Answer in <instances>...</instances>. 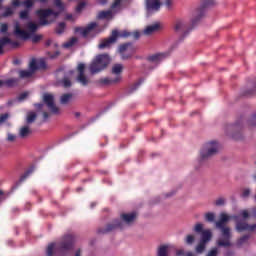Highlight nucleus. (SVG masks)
Wrapping results in <instances>:
<instances>
[{
  "instance_id": "obj_1",
  "label": "nucleus",
  "mask_w": 256,
  "mask_h": 256,
  "mask_svg": "<svg viewBox=\"0 0 256 256\" xmlns=\"http://www.w3.org/2000/svg\"><path fill=\"white\" fill-rule=\"evenodd\" d=\"M76 241L77 236L75 234H65L59 242L48 245L46 255L53 256L54 251L60 255H65V253H69V251L73 250Z\"/></svg>"
},
{
  "instance_id": "obj_2",
  "label": "nucleus",
  "mask_w": 256,
  "mask_h": 256,
  "mask_svg": "<svg viewBox=\"0 0 256 256\" xmlns=\"http://www.w3.org/2000/svg\"><path fill=\"white\" fill-rule=\"evenodd\" d=\"M231 217L226 213L220 214V219L215 223L216 229L221 231V235L223 238H220L217 241L218 247H231V228L227 226Z\"/></svg>"
},
{
  "instance_id": "obj_3",
  "label": "nucleus",
  "mask_w": 256,
  "mask_h": 256,
  "mask_svg": "<svg viewBox=\"0 0 256 256\" xmlns=\"http://www.w3.org/2000/svg\"><path fill=\"white\" fill-rule=\"evenodd\" d=\"M26 28L28 32L21 29V25L19 24V22H16L14 25V35L17 36L19 39L27 41V39H31V36L33 34L37 33V30L39 29V24L35 22H28Z\"/></svg>"
},
{
  "instance_id": "obj_4",
  "label": "nucleus",
  "mask_w": 256,
  "mask_h": 256,
  "mask_svg": "<svg viewBox=\"0 0 256 256\" xmlns=\"http://www.w3.org/2000/svg\"><path fill=\"white\" fill-rule=\"evenodd\" d=\"M109 55L107 54H101L96 56V58L93 60V62L90 64L89 69L90 73L92 75H95V73H101V71H104L107 69V65H109Z\"/></svg>"
},
{
  "instance_id": "obj_5",
  "label": "nucleus",
  "mask_w": 256,
  "mask_h": 256,
  "mask_svg": "<svg viewBox=\"0 0 256 256\" xmlns=\"http://www.w3.org/2000/svg\"><path fill=\"white\" fill-rule=\"evenodd\" d=\"M36 15L40 18V25H50L59 17V12H55L51 8L39 9L36 11Z\"/></svg>"
},
{
  "instance_id": "obj_6",
  "label": "nucleus",
  "mask_w": 256,
  "mask_h": 256,
  "mask_svg": "<svg viewBox=\"0 0 256 256\" xmlns=\"http://www.w3.org/2000/svg\"><path fill=\"white\" fill-rule=\"evenodd\" d=\"M213 5H215V0H204L202 4L192 12V27H195V25H197V23H199L201 20V17L205 15V9L208 7H213Z\"/></svg>"
},
{
  "instance_id": "obj_7",
  "label": "nucleus",
  "mask_w": 256,
  "mask_h": 256,
  "mask_svg": "<svg viewBox=\"0 0 256 256\" xmlns=\"http://www.w3.org/2000/svg\"><path fill=\"white\" fill-rule=\"evenodd\" d=\"M219 151V144L216 141L208 142L200 151V161H205L214 155H217Z\"/></svg>"
},
{
  "instance_id": "obj_8",
  "label": "nucleus",
  "mask_w": 256,
  "mask_h": 256,
  "mask_svg": "<svg viewBox=\"0 0 256 256\" xmlns=\"http://www.w3.org/2000/svg\"><path fill=\"white\" fill-rule=\"evenodd\" d=\"M136 51L137 48L131 42L124 43L119 46V53L123 60L131 59L133 55H135Z\"/></svg>"
},
{
  "instance_id": "obj_9",
  "label": "nucleus",
  "mask_w": 256,
  "mask_h": 256,
  "mask_svg": "<svg viewBox=\"0 0 256 256\" xmlns=\"http://www.w3.org/2000/svg\"><path fill=\"white\" fill-rule=\"evenodd\" d=\"M163 2L161 0H145V8L147 17H151L153 13H158L161 10Z\"/></svg>"
},
{
  "instance_id": "obj_10",
  "label": "nucleus",
  "mask_w": 256,
  "mask_h": 256,
  "mask_svg": "<svg viewBox=\"0 0 256 256\" xmlns=\"http://www.w3.org/2000/svg\"><path fill=\"white\" fill-rule=\"evenodd\" d=\"M43 103L47 106L50 113H53V115H59V108L55 105V97L53 94L44 93Z\"/></svg>"
},
{
  "instance_id": "obj_11",
  "label": "nucleus",
  "mask_w": 256,
  "mask_h": 256,
  "mask_svg": "<svg viewBox=\"0 0 256 256\" xmlns=\"http://www.w3.org/2000/svg\"><path fill=\"white\" fill-rule=\"evenodd\" d=\"M194 232L195 233H201V239L203 243H209V240L213 237V234L211 233V230H204L202 223H197L194 226Z\"/></svg>"
},
{
  "instance_id": "obj_12",
  "label": "nucleus",
  "mask_w": 256,
  "mask_h": 256,
  "mask_svg": "<svg viewBox=\"0 0 256 256\" xmlns=\"http://www.w3.org/2000/svg\"><path fill=\"white\" fill-rule=\"evenodd\" d=\"M77 71L78 76L76 77V81L83 87H87V85H89V78L85 75V64L80 63L77 67Z\"/></svg>"
},
{
  "instance_id": "obj_13",
  "label": "nucleus",
  "mask_w": 256,
  "mask_h": 256,
  "mask_svg": "<svg viewBox=\"0 0 256 256\" xmlns=\"http://www.w3.org/2000/svg\"><path fill=\"white\" fill-rule=\"evenodd\" d=\"M124 224L121 220H114L111 224H108L106 228L98 229V233H102L103 235L107 233H111V231H115V229H123Z\"/></svg>"
},
{
  "instance_id": "obj_14",
  "label": "nucleus",
  "mask_w": 256,
  "mask_h": 256,
  "mask_svg": "<svg viewBox=\"0 0 256 256\" xmlns=\"http://www.w3.org/2000/svg\"><path fill=\"white\" fill-rule=\"evenodd\" d=\"M117 37H119V32L117 30L112 31V35L109 38H106L101 41L98 45L99 49H107L113 45L117 41Z\"/></svg>"
},
{
  "instance_id": "obj_15",
  "label": "nucleus",
  "mask_w": 256,
  "mask_h": 256,
  "mask_svg": "<svg viewBox=\"0 0 256 256\" xmlns=\"http://www.w3.org/2000/svg\"><path fill=\"white\" fill-rule=\"evenodd\" d=\"M174 30L176 31V33H183L182 38L187 37L190 31L187 28V23H185V20L181 19L175 21Z\"/></svg>"
},
{
  "instance_id": "obj_16",
  "label": "nucleus",
  "mask_w": 256,
  "mask_h": 256,
  "mask_svg": "<svg viewBox=\"0 0 256 256\" xmlns=\"http://www.w3.org/2000/svg\"><path fill=\"white\" fill-rule=\"evenodd\" d=\"M95 27H97V22H91L85 28L76 27L75 32L76 33H81L82 37H87V35H89V33H91V31H93V29H95Z\"/></svg>"
},
{
  "instance_id": "obj_17",
  "label": "nucleus",
  "mask_w": 256,
  "mask_h": 256,
  "mask_svg": "<svg viewBox=\"0 0 256 256\" xmlns=\"http://www.w3.org/2000/svg\"><path fill=\"white\" fill-rule=\"evenodd\" d=\"M256 224L249 225L247 222H237L236 231L243 233V231H255Z\"/></svg>"
},
{
  "instance_id": "obj_18",
  "label": "nucleus",
  "mask_w": 256,
  "mask_h": 256,
  "mask_svg": "<svg viewBox=\"0 0 256 256\" xmlns=\"http://www.w3.org/2000/svg\"><path fill=\"white\" fill-rule=\"evenodd\" d=\"M121 81V76H116L115 78H101L98 80L100 85H115V83H119Z\"/></svg>"
},
{
  "instance_id": "obj_19",
  "label": "nucleus",
  "mask_w": 256,
  "mask_h": 256,
  "mask_svg": "<svg viewBox=\"0 0 256 256\" xmlns=\"http://www.w3.org/2000/svg\"><path fill=\"white\" fill-rule=\"evenodd\" d=\"M32 133H33V130H31V128L28 125H25L20 127L18 132V137H20V139H27V137L32 135Z\"/></svg>"
},
{
  "instance_id": "obj_20",
  "label": "nucleus",
  "mask_w": 256,
  "mask_h": 256,
  "mask_svg": "<svg viewBox=\"0 0 256 256\" xmlns=\"http://www.w3.org/2000/svg\"><path fill=\"white\" fill-rule=\"evenodd\" d=\"M136 217H137V213H135V212L128 213V214L124 213V214L120 215L121 221H123L127 225H129L130 223H133L135 221Z\"/></svg>"
},
{
  "instance_id": "obj_21",
  "label": "nucleus",
  "mask_w": 256,
  "mask_h": 256,
  "mask_svg": "<svg viewBox=\"0 0 256 256\" xmlns=\"http://www.w3.org/2000/svg\"><path fill=\"white\" fill-rule=\"evenodd\" d=\"M165 57H167V53L154 54L148 57V61L152 63H157L159 61H162V59H165Z\"/></svg>"
},
{
  "instance_id": "obj_22",
  "label": "nucleus",
  "mask_w": 256,
  "mask_h": 256,
  "mask_svg": "<svg viewBox=\"0 0 256 256\" xmlns=\"http://www.w3.org/2000/svg\"><path fill=\"white\" fill-rule=\"evenodd\" d=\"M122 73H123V65L114 64L112 67V75H116L115 77H121Z\"/></svg>"
},
{
  "instance_id": "obj_23",
  "label": "nucleus",
  "mask_w": 256,
  "mask_h": 256,
  "mask_svg": "<svg viewBox=\"0 0 256 256\" xmlns=\"http://www.w3.org/2000/svg\"><path fill=\"white\" fill-rule=\"evenodd\" d=\"M12 40L9 37H3L0 39V55H3L4 50L3 47H5V45H11Z\"/></svg>"
},
{
  "instance_id": "obj_24",
  "label": "nucleus",
  "mask_w": 256,
  "mask_h": 256,
  "mask_svg": "<svg viewBox=\"0 0 256 256\" xmlns=\"http://www.w3.org/2000/svg\"><path fill=\"white\" fill-rule=\"evenodd\" d=\"M155 31H159V24H154L146 27L144 30V35H153Z\"/></svg>"
},
{
  "instance_id": "obj_25",
  "label": "nucleus",
  "mask_w": 256,
  "mask_h": 256,
  "mask_svg": "<svg viewBox=\"0 0 256 256\" xmlns=\"http://www.w3.org/2000/svg\"><path fill=\"white\" fill-rule=\"evenodd\" d=\"M6 87H17L19 85V78H9L4 81Z\"/></svg>"
},
{
  "instance_id": "obj_26",
  "label": "nucleus",
  "mask_w": 256,
  "mask_h": 256,
  "mask_svg": "<svg viewBox=\"0 0 256 256\" xmlns=\"http://www.w3.org/2000/svg\"><path fill=\"white\" fill-rule=\"evenodd\" d=\"M19 77L20 79H29L33 77V71L31 70H20L19 71Z\"/></svg>"
},
{
  "instance_id": "obj_27",
  "label": "nucleus",
  "mask_w": 256,
  "mask_h": 256,
  "mask_svg": "<svg viewBox=\"0 0 256 256\" xmlns=\"http://www.w3.org/2000/svg\"><path fill=\"white\" fill-rule=\"evenodd\" d=\"M71 99H73V94H71V93L63 94L60 98V103L62 105H67V103H69V101H71Z\"/></svg>"
},
{
  "instance_id": "obj_28",
  "label": "nucleus",
  "mask_w": 256,
  "mask_h": 256,
  "mask_svg": "<svg viewBox=\"0 0 256 256\" xmlns=\"http://www.w3.org/2000/svg\"><path fill=\"white\" fill-rule=\"evenodd\" d=\"M251 238V235L246 234L242 237H240L237 242H236V246L237 247H241L242 245H245V243H247L249 241V239Z\"/></svg>"
},
{
  "instance_id": "obj_29",
  "label": "nucleus",
  "mask_w": 256,
  "mask_h": 256,
  "mask_svg": "<svg viewBox=\"0 0 256 256\" xmlns=\"http://www.w3.org/2000/svg\"><path fill=\"white\" fill-rule=\"evenodd\" d=\"M167 249L168 247L165 245L160 246L157 251V256H169Z\"/></svg>"
},
{
  "instance_id": "obj_30",
  "label": "nucleus",
  "mask_w": 256,
  "mask_h": 256,
  "mask_svg": "<svg viewBox=\"0 0 256 256\" xmlns=\"http://www.w3.org/2000/svg\"><path fill=\"white\" fill-rule=\"evenodd\" d=\"M33 171H35V168L31 167L30 169H28L26 172H24L21 176H20V183H23V181H25V179H27V177H29V175H31V173H33Z\"/></svg>"
},
{
  "instance_id": "obj_31",
  "label": "nucleus",
  "mask_w": 256,
  "mask_h": 256,
  "mask_svg": "<svg viewBox=\"0 0 256 256\" xmlns=\"http://www.w3.org/2000/svg\"><path fill=\"white\" fill-rule=\"evenodd\" d=\"M111 10L108 11H100L98 13V19H107V17H111Z\"/></svg>"
},
{
  "instance_id": "obj_32",
  "label": "nucleus",
  "mask_w": 256,
  "mask_h": 256,
  "mask_svg": "<svg viewBox=\"0 0 256 256\" xmlns=\"http://www.w3.org/2000/svg\"><path fill=\"white\" fill-rule=\"evenodd\" d=\"M207 243L200 240L199 244L196 246V253H203L205 251Z\"/></svg>"
},
{
  "instance_id": "obj_33",
  "label": "nucleus",
  "mask_w": 256,
  "mask_h": 256,
  "mask_svg": "<svg viewBox=\"0 0 256 256\" xmlns=\"http://www.w3.org/2000/svg\"><path fill=\"white\" fill-rule=\"evenodd\" d=\"M65 27H66V24L65 22H60L56 28V33L58 35H61L65 32Z\"/></svg>"
},
{
  "instance_id": "obj_34",
  "label": "nucleus",
  "mask_w": 256,
  "mask_h": 256,
  "mask_svg": "<svg viewBox=\"0 0 256 256\" xmlns=\"http://www.w3.org/2000/svg\"><path fill=\"white\" fill-rule=\"evenodd\" d=\"M35 119H37V114H35V112H31L27 115L26 123H28V125L34 123Z\"/></svg>"
},
{
  "instance_id": "obj_35",
  "label": "nucleus",
  "mask_w": 256,
  "mask_h": 256,
  "mask_svg": "<svg viewBox=\"0 0 256 256\" xmlns=\"http://www.w3.org/2000/svg\"><path fill=\"white\" fill-rule=\"evenodd\" d=\"M75 43H77V38L76 37H72L66 43H64V47L66 49H69L70 47H73V45H75Z\"/></svg>"
},
{
  "instance_id": "obj_36",
  "label": "nucleus",
  "mask_w": 256,
  "mask_h": 256,
  "mask_svg": "<svg viewBox=\"0 0 256 256\" xmlns=\"http://www.w3.org/2000/svg\"><path fill=\"white\" fill-rule=\"evenodd\" d=\"M15 11L11 7H6L4 13L2 14V17H11Z\"/></svg>"
},
{
  "instance_id": "obj_37",
  "label": "nucleus",
  "mask_w": 256,
  "mask_h": 256,
  "mask_svg": "<svg viewBox=\"0 0 256 256\" xmlns=\"http://www.w3.org/2000/svg\"><path fill=\"white\" fill-rule=\"evenodd\" d=\"M205 219L208 223H213L215 221V214L213 212H208L205 214Z\"/></svg>"
},
{
  "instance_id": "obj_38",
  "label": "nucleus",
  "mask_w": 256,
  "mask_h": 256,
  "mask_svg": "<svg viewBox=\"0 0 256 256\" xmlns=\"http://www.w3.org/2000/svg\"><path fill=\"white\" fill-rule=\"evenodd\" d=\"M185 243L186 245H193V243H195V236L192 234L187 235L185 239Z\"/></svg>"
},
{
  "instance_id": "obj_39",
  "label": "nucleus",
  "mask_w": 256,
  "mask_h": 256,
  "mask_svg": "<svg viewBox=\"0 0 256 256\" xmlns=\"http://www.w3.org/2000/svg\"><path fill=\"white\" fill-rule=\"evenodd\" d=\"M37 69H39L38 64H37V60L33 59L30 62V71H32V73H35V71H37Z\"/></svg>"
},
{
  "instance_id": "obj_40",
  "label": "nucleus",
  "mask_w": 256,
  "mask_h": 256,
  "mask_svg": "<svg viewBox=\"0 0 256 256\" xmlns=\"http://www.w3.org/2000/svg\"><path fill=\"white\" fill-rule=\"evenodd\" d=\"M62 85H63V87H65V89H69V87H71V85H72L71 80L67 77H64L62 79Z\"/></svg>"
},
{
  "instance_id": "obj_41",
  "label": "nucleus",
  "mask_w": 256,
  "mask_h": 256,
  "mask_svg": "<svg viewBox=\"0 0 256 256\" xmlns=\"http://www.w3.org/2000/svg\"><path fill=\"white\" fill-rule=\"evenodd\" d=\"M54 5L59 8L60 11L65 10V5L62 0H54Z\"/></svg>"
},
{
  "instance_id": "obj_42",
  "label": "nucleus",
  "mask_w": 256,
  "mask_h": 256,
  "mask_svg": "<svg viewBox=\"0 0 256 256\" xmlns=\"http://www.w3.org/2000/svg\"><path fill=\"white\" fill-rule=\"evenodd\" d=\"M34 1L35 0H24L22 2V5H24V7H26V9H31V7H33V5H34Z\"/></svg>"
},
{
  "instance_id": "obj_43",
  "label": "nucleus",
  "mask_w": 256,
  "mask_h": 256,
  "mask_svg": "<svg viewBox=\"0 0 256 256\" xmlns=\"http://www.w3.org/2000/svg\"><path fill=\"white\" fill-rule=\"evenodd\" d=\"M38 69H47V63L45 59H40L37 61Z\"/></svg>"
},
{
  "instance_id": "obj_44",
  "label": "nucleus",
  "mask_w": 256,
  "mask_h": 256,
  "mask_svg": "<svg viewBox=\"0 0 256 256\" xmlns=\"http://www.w3.org/2000/svg\"><path fill=\"white\" fill-rule=\"evenodd\" d=\"M20 19L26 20L29 19V10H23L19 14Z\"/></svg>"
},
{
  "instance_id": "obj_45",
  "label": "nucleus",
  "mask_w": 256,
  "mask_h": 256,
  "mask_svg": "<svg viewBox=\"0 0 256 256\" xmlns=\"http://www.w3.org/2000/svg\"><path fill=\"white\" fill-rule=\"evenodd\" d=\"M9 119V113H3L0 115V126L3 125Z\"/></svg>"
},
{
  "instance_id": "obj_46",
  "label": "nucleus",
  "mask_w": 256,
  "mask_h": 256,
  "mask_svg": "<svg viewBox=\"0 0 256 256\" xmlns=\"http://www.w3.org/2000/svg\"><path fill=\"white\" fill-rule=\"evenodd\" d=\"M30 39H32V43H39V40L43 39V36L42 35H37V34H32Z\"/></svg>"
},
{
  "instance_id": "obj_47",
  "label": "nucleus",
  "mask_w": 256,
  "mask_h": 256,
  "mask_svg": "<svg viewBox=\"0 0 256 256\" xmlns=\"http://www.w3.org/2000/svg\"><path fill=\"white\" fill-rule=\"evenodd\" d=\"M164 5L168 11H171V9H173V0H165Z\"/></svg>"
},
{
  "instance_id": "obj_48",
  "label": "nucleus",
  "mask_w": 256,
  "mask_h": 256,
  "mask_svg": "<svg viewBox=\"0 0 256 256\" xmlns=\"http://www.w3.org/2000/svg\"><path fill=\"white\" fill-rule=\"evenodd\" d=\"M248 125H250V127H255V125H256V113L254 115H252V117L249 119Z\"/></svg>"
},
{
  "instance_id": "obj_49",
  "label": "nucleus",
  "mask_w": 256,
  "mask_h": 256,
  "mask_svg": "<svg viewBox=\"0 0 256 256\" xmlns=\"http://www.w3.org/2000/svg\"><path fill=\"white\" fill-rule=\"evenodd\" d=\"M215 205H216V207H222V205H225V198H223V197L218 198L215 201Z\"/></svg>"
},
{
  "instance_id": "obj_50",
  "label": "nucleus",
  "mask_w": 256,
  "mask_h": 256,
  "mask_svg": "<svg viewBox=\"0 0 256 256\" xmlns=\"http://www.w3.org/2000/svg\"><path fill=\"white\" fill-rule=\"evenodd\" d=\"M85 2H80L76 7V13H81L85 9Z\"/></svg>"
},
{
  "instance_id": "obj_51",
  "label": "nucleus",
  "mask_w": 256,
  "mask_h": 256,
  "mask_svg": "<svg viewBox=\"0 0 256 256\" xmlns=\"http://www.w3.org/2000/svg\"><path fill=\"white\" fill-rule=\"evenodd\" d=\"M141 83H143V79H140L137 83L134 84V86H132L130 93H133V91H137V89H139V86L141 85Z\"/></svg>"
},
{
  "instance_id": "obj_52",
  "label": "nucleus",
  "mask_w": 256,
  "mask_h": 256,
  "mask_svg": "<svg viewBox=\"0 0 256 256\" xmlns=\"http://www.w3.org/2000/svg\"><path fill=\"white\" fill-rule=\"evenodd\" d=\"M9 31V25L7 23H3L0 26V33H7Z\"/></svg>"
},
{
  "instance_id": "obj_53",
  "label": "nucleus",
  "mask_w": 256,
  "mask_h": 256,
  "mask_svg": "<svg viewBox=\"0 0 256 256\" xmlns=\"http://www.w3.org/2000/svg\"><path fill=\"white\" fill-rule=\"evenodd\" d=\"M15 139H17V136L15 134H11V133L7 134V141H9L10 143H13Z\"/></svg>"
},
{
  "instance_id": "obj_54",
  "label": "nucleus",
  "mask_w": 256,
  "mask_h": 256,
  "mask_svg": "<svg viewBox=\"0 0 256 256\" xmlns=\"http://www.w3.org/2000/svg\"><path fill=\"white\" fill-rule=\"evenodd\" d=\"M121 1L123 0H114L113 4L111 5V9H117V7H120Z\"/></svg>"
},
{
  "instance_id": "obj_55",
  "label": "nucleus",
  "mask_w": 256,
  "mask_h": 256,
  "mask_svg": "<svg viewBox=\"0 0 256 256\" xmlns=\"http://www.w3.org/2000/svg\"><path fill=\"white\" fill-rule=\"evenodd\" d=\"M217 253H219V251L217 250V248H213L212 250H210L208 252V255L207 256H216Z\"/></svg>"
},
{
  "instance_id": "obj_56",
  "label": "nucleus",
  "mask_w": 256,
  "mask_h": 256,
  "mask_svg": "<svg viewBox=\"0 0 256 256\" xmlns=\"http://www.w3.org/2000/svg\"><path fill=\"white\" fill-rule=\"evenodd\" d=\"M251 193V190L249 189H244L243 192H242V197H248Z\"/></svg>"
},
{
  "instance_id": "obj_57",
  "label": "nucleus",
  "mask_w": 256,
  "mask_h": 256,
  "mask_svg": "<svg viewBox=\"0 0 256 256\" xmlns=\"http://www.w3.org/2000/svg\"><path fill=\"white\" fill-rule=\"evenodd\" d=\"M20 5H21V0H13L12 1L13 7H20Z\"/></svg>"
},
{
  "instance_id": "obj_58",
  "label": "nucleus",
  "mask_w": 256,
  "mask_h": 256,
  "mask_svg": "<svg viewBox=\"0 0 256 256\" xmlns=\"http://www.w3.org/2000/svg\"><path fill=\"white\" fill-rule=\"evenodd\" d=\"M241 215H242L243 219H248V217H249V212H248L247 210H243V211L241 212Z\"/></svg>"
},
{
  "instance_id": "obj_59",
  "label": "nucleus",
  "mask_w": 256,
  "mask_h": 256,
  "mask_svg": "<svg viewBox=\"0 0 256 256\" xmlns=\"http://www.w3.org/2000/svg\"><path fill=\"white\" fill-rule=\"evenodd\" d=\"M27 92H24L22 94L19 95V101H23L24 99H27Z\"/></svg>"
},
{
  "instance_id": "obj_60",
  "label": "nucleus",
  "mask_w": 256,
  "mask_h": 256,
  "mask_svg": "<svg viewBox=\"0 0 256 256\" xmlns=\"http://www.w3.org/2000/svg\"><path fill=\"white\" fill-rule=\"evenodd\" d=\"M256 91V86L252 90H248L247 92L244 93V95H254Z\"/></svg>"
},
{
  "instance_id": "obj_61",
  "label": "nucleus",
  "mask_w": 256,
  "mask_h": 256,
  "mask_svg": "<svg viewBox=\"0 0 256 256\" xmlns=\"http://www.w3.org/2000/svg\"><path fill=\"white\" fill-rule=\"evenodd\" d=\"M183 255H185V250L180 249L176 251V256H183Z\"/></svg>"
},
{
  "instance_id": "obj_62",
  "label": "nucleus",
  "mask_w": 256,
  "mask_h": 256,
  "mask_svg": "<svg viewBox=\"0 0 256 256\" xmlns=\"http://www.w3.org/2000/svg\"><path fill=\"white\" fill-rule=\"evenodd\" d=\"M240 125L241 124H239V123H235L233 125H230L229 127H230V129H239Z\"/></svg>"
},
{
  "instance_id": "obj_63",
  "label": "nucleus",
  "mask_w": 256,
  "mask_h": 256,
  "mask_svg": "<svg viewBox=\"0 0 256 256\" xmlns=\"http://www.w3.org/2000/svg\"><path fill=\"white\" fill-rule=\"evenodd\" d=\"M132 36L135 38V39H139V37H141V33H139V32H134L133 34H132Z\"/></svg>"
},
{
  "instance_id": "obj_64",
  "label": "nucleus",
  "mask_w": 256,
  "mask_h": 256,
  "mask_svg": "<svg viewBox=\"0 0 256 256\" xmlns=\"http://www.w3.org/2000/svg\"><path fill=\"white\" fill-rule=\"evenodd\" d=\"M43 119L44 121H47V119H49V114L47 112H43Z\"/></svg>"
}]
</instances>
